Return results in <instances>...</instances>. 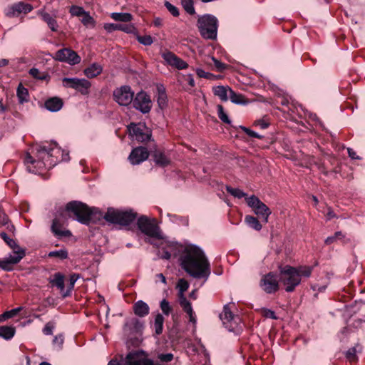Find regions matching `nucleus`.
<instances>
[{"label": "nucleus", "instance_id": "nucleus-1", "mask_svg": "<svg viewBox=\"0 0 365 365\" xmlns=\"http://www.w3.org/2000/svg\"><path fill=\"white\" fill-rule=\"evenodd\" d=\"M36 150V159L27 155L25 159L26 169L29 173L41 174L46 169H51L61 161L69 160L68 153L61 150L55 142H46L37 145Z\"/></svg>", "mask_w": 365, "mask_h": 365}, {"label": "nucleus", "instance_id": "nucleus-2", "mask_svg": "<svg viewBox=\"0 0 365 365\" xmlns=\"http://www.w3.org/2000/svg\"><path fill=\"white\" fill-rule=\"evenodd\" d=\"M181 267L191 277L196 279H205L206 281L210 274V262L204 252L193 245H186L180 255Z\"/></svg>", "mask_w": 365, "mask_h": 365}, {"label": "nucleus", "instance_id": "nucleus-3", "mask_svg": "<svg viewBox=\"0 0 365 365\" xmlns=\"http://www.w3.org/2000/svg\"><path fill=\"white\" fill-rule=\"evenodd\" d=\"M97 210L96 208H90L86 204L81 202L73 201L68 202L65 210L56 216L51 225L52 232L59 237H69L71 232L67 230H63V225L71 214L76 217L79 222L88 225L91 220V215Z\"/></svg>", "mask_w": 365, "mask_h": 365}, {"label": "nucleus", "instance_id": "nucleus-4", "mask_svg": "<svg viewBox=\"0 0 365 365\" xmlns=\"http://www.w3.org/2000/svg\"><path fill=\"white\" fill-rule=\"evenodd\" d=\"M313 266L300 265L292 267L286 265L280 269L279 281L286 292H292L300 284L302 278H309L313 271Z\"/></svg>", "mask_w": 365, "mask_h": 365}, {"label": "nucleus", "instance_id": "nucleus-5", "mask_svg": "<svg viewBox=\"0 0 365 365\" xmlns=\"http://www.w3.org/2000/svg\"><path fill=\"white\" fill-rule=\"evenodd\" d=\"M197 27L200 35L205 39L215 40L217 38L218 20L211 14H205L199 17Z\"/></svg>", "mask_w": 365, "mask_h": 365}, {"label": "nucleus", "instance_id": "nucleus-6", "mask_svg": "<svg viewBox=\"0 0 365 365\" xmlns=\"http://www.w3.org/2000/svg\"><path fill=\"white\" fill-rule=\"evenodd\" d=\"M136 216V213L132 210H119L108 208L103 217L110 223L127 226L135 220Z\"/></svg>", "mask_w": 365, "mask_h": 365}, {"label": "nucleus", "instance_id": "nucleus-7", "mask_svg": "<svg viewBox=\"0 0 365 365\" xmlns=\"http://www.w3.org/2000/svg\"><path fill=\"white\" fill-rule=\"evenodd\" d=\"M220 318L228 331L239 334L242 330L241 319L239 315L232 313L230 304L224 306Z\"/></svg>", "mask_w": 365, "mask_h": 365}, {"label": "nucleus", "instance_id": "nucleus-8", "mask_svg": "<svg viewBox=\"0 0 365 365\" xmlns=\"http://www.w3.org/2000/svg\"><path fill=\"white\" fill-rule=\"evenodd\" d=\"M138 229L145 235L161 238V234L158 226L155 224L154 219H149L145 215H142L138 219L137 222Z\"/></svg>", "mask_w": 365, "mask_h": 365}, {"label": "nucleus", "instance_id": "nucleus-9", "mask_svg": "<svg viewBox=\"0 0 365 365\" xmlns=\"http://www.w3.org/2000/svg\"><path fill=\"white\" fill-rule=\"evenodd\" d=\"M247 205L259 217H261L265 223L268 222L269 216L272 212L270 209L255 195L246 197Z\"/></svg>", "mask_w": 365, "mask_h": 365}, {"label": "nucleus", "instance_id": "nucleus-10", "mask_svg": "<svg viewBox=\"0 0 365 365\" xmlns=\"http://www.w3.org/2000/svg\"><path fill=\"white\" fill-rule=\"evenodd\" d=\"M113 98L120 106H128L133 101L134 92L129 86H121L113 91Z\"/></svg>", "mask_w": 365, "mask_h": 365}, {"label": "nucleus", "instance_id": "nucleus-11", "mask_svg": "<svg viewBox=\"0 0 365 365\" xmlns=\"http://www.w3.org/2000/svg\"><path fill=\"white\" fill-rule=\"evenodd\" d=\"M62 81L64 87L75 89L83 95L88 94L91 86V83L85 78H63Z\"/></svg>", "mask_w": 365, "mask_h": 365}, {"label": "nucleus", "instance_id": "nucleus-12", "mask_svg": "<svg viewBox=\"0 0 365 365\" xmlns=\"http://www.w3.org/2000/svg\"><path fill=\"white\" fill-rule=\"evenodd\" d=\"M53 58L66 63L71 66L78 64L81 62V57L73 50L68 48H64L57 51L55 53Z\"/></svg>", "mask_w": 365, "mask_h": 365}, {"label": "nucleus", "instance_id": "nucleus-13", "mask_svg": "<svg viewBox=\"0 0 365 365\" xmlns=\"http://www.w3.org/2000/svg\"><path fill=\"white\" fill-rule=\"evenodd\" d=\"M133 107L143 113H148L152 108L150 97L145 91L138 92L133 101Z\"/></svg>", "mask_w": 365, "mask_h": 365}, {"label": "nucleus", "instance_id": "nucleus-14", "mask_svg": "<svg viewBox=\"0 0 365 365\" xmlns=\"http://www.w3.org/2000/svg\"><path fill=\"white\" fill-rule=\"evenodd\" d=\"M128 128L130 135L139 142L147 141L151 137L150 131L144 125L130 123Z\"/></svg>", "mask_w": 365, "mask_h": 365}, {"label": "nucleus", "instance_id": "nucleus-15", "mask_svg": "<svg viewBox=\"0 0 365 365\" xmlns=\"http://www.w3.org/2000/svg\"><path fill=\"white\" fill-rule=\"evenodd\" d=\"M32 9L33 6L31 4L19 1L8 6L6 9V15L9 17H16L21 14L29 13Z\"/></svg>", "mask_w": 365, "mask_h": 365}, {"label": "nucleus", "instance_id": "nucleus-16", "mask_svg": "<svg viewBox=\"0 0 365 365\" xmlns=\"http://www.w3.org/2000/svg\"><path fill=\"white\" fill-rule=\"evenodd\" d=\"M260 285L263 290L269 294L275 292L279 288L278 279L272 273L264 276Z\"/></svg>", "mask_w": 365, "mask_h": 365}, {"label": "nucleus", "instance_id": "nucleus-17", "mask_svg": "<svg viewBox=\"0 0 365 365\" xmlns=\"http://www.w3.org/2000/svg\"><path fill=\"white\" fill-rule=\"evenodd\" d=\"M149 153L145 147H137L134 148L128 156V160L132 165H138L146 160Z\"/></svg>", "mask_w": 365, "mask_h": 365}, {"label": "nucleus", "instance_id": "nucleus-18", "mask_svg": "<svg viewBox=\"0 0 365 365\" xmlns=\"http://www.w3.org/2000/svg\"><path fill=\"white\" fill-rule=\"evenodd\" d=\"M163 58L169 65L178 69H184L188 66L185 61L178 58L172 52L168 51L163 53Z\"/></svg>", "mask_w": 365, "mask_h": 365}, {"label": "nucleus", "instance_id": "nucleus-19", "mask_svg": "<svg viewBox=\"0 0 365 365\" xmlns=\"http://www.w3.org/2000/svg\"><path fill=\"white\" fill-rule=\"evenodd\" d=\"M12 252L6 257L12 267L13 264L19 263L25 256V250L20 246L12 248Z\"/></svg>", "mask_w": 365, "mask_h": 365}, {"label": "nucleus", "instance_id": "nucleus-20", "mask_svg": "<svg viewBox=\"0 0 365 365\" xmlns=\"http://www.w3.org/2000/svg\"><path fill=\"white\" fill-rule=\"evenodd\" d=\"M176 288L178 289V301L179 304H183L188 302L189 301L186 299L184 293L189 288V283L185 279H180L177 283Z\"/></svg>", "mask_w": 365, "mask_h": 365}, {"label": "nucleus", "instance_id": "nucleus-21", "mask_svg": "<svg viewBox=\"0 0 365 365\" xmlns=\"http://www.w3.org/2000/svg\"><path fill=\"white\" fill-rule=\"evenodd\" d=\"M133 312L135 315L144 317L149 314V306L143 301L139 300L133 304Z\"/></svg>", "mask_w": 365, "mask_h": 365}, {"label": "nucleus", "instance_id": "nucleus-22", "mask_svg": "<svg viewBox=\"0 0 365 365\" xmlns=\"http://www.w3.org/2000/svg\"><path fill=\"white\" fill-rule=\"evenodd\" d=\"M163 250L170 251L175 257L178 254L181 255L183 249L185 247L175 242H163Z\"/></svg>", "mask_w": 365, "mask_h": 365}, {"label": "nucleus", "instance_id": "nucleus-23", "mask_svg": "<svg viewBox=\"0 0 365 365\" xmlns=\"http://www.w3.org/2000/svg\"><path fill=\"white\" fill-rule=\"evenodd\" d=\"M103 71V67L98 63H93L86 68L83 73L88 78H93L100 75Z\"/></svg>", "mask_w": 365, "mask_h": 365}, {"label": "nucleus", "instance_id": "nucleus-24", "mask_svg": "<svg viewBox=\"0 0 365 365\" xmlns=\"http://www.w3.org/2000/svg\"><path fill=\"white\" fill-rule=\"evenodd\" d=\"M62 106V100L57 97L51 98L45 102L46 108L51 112L58 111Z\"/></svg>", "mask_w": 365, "mask_h": 365}, {"label": "nucleus", "instance_id": "nucleus-25", "mask_svg": "<svg viewBox=\"0 0 365 365\" xmlns=\"http://www.w3.org/2000/svg\"><path fill=\"white\" fill-rule=\"evenodd\" d=\"M49 282L53 285L56 287L61 292V294L65 293V287H64V276L60 272L55 273L52 278H50Z\"/></svg>", "mask_w": 365, "mask_h": 365}, {"label": "nucleus", "instance_id": "nucleus-26", "mask_svg": "<svg viewBox=\"0 0 365 365\" xmlns=\"http://www.w3.org/2000/svg\"><path fill=\"white\" fill-rule=\"evenodd\" d=\"M232 90L228 86H218L213 88V93L218 96L222 101H227L229 98L230 91Z\"/></svg>", "mask_w": 365, "mask_h": 365}, {"label": "nucleus", "instance_id": "nucleus-27", "mask_svg": "<svg viewBox=\"0 0 365 365\" xmlns=\"http://www.w3.org/2000/svg\"><path fill=\"white\" fill-rule=\"evenodd\" d=\"M153 158L155 163L161 166L165 167L170 164V159L160 150H156L153 153Z\"/></svg>", "mask_w": 365, "mask_h": 365}, {"label": "nucleus", "instance_id": "nucleus-28", "mask_svg": "<svg viewBox=\"0 0 365 365\" xmlns=\"http://www.w3.org/2000/svg\"><path fill=\"white\" fill-rule=\"evenodd\" d=\"M183 311L187 313L189 317V320L195 327L197 323V318L192 309V305L190 302L180 304Z\"/></svg>", "mask_w": 365, "mask_h": 365}, {"label": "nucleus", "instance_id": "nucleus-29", "mask_svg": "<svg viewBox=\"0 0 365 365\" xmlns=\"http://www.w3.org/2000/svg\"><path fill=\"white\" fill-rule=\"evenodd\" d=\"M183 311L187 313L189 317V320L195 327L197 323V318L192 309V305L190 302L180 304Z\"/></svg>", "mask_w": 365, "mask_h": 365}, {"label": "nucleus", "instance_id": "nucleus-30", "mask_svg": "<svg viewBox=\"0 0 365 365\" xmlns=\"http://www.w3.org/2000/svg\"><path fill=\"white\" fill-rule=\"evenodd\" d=\"M229 98L233 103L235 104L245 105L248 103V101L242 94L237 93L232 90L230 91Z\"/></svg>", "mask_w": 365, "mask_h": 365}, {"label": "nucleus", "instance_id": "nucleus-31", "mask_svg": "<svg viewBox=\"0 0 365 365\" xmlns=\"http://www.w3.org/2000/svg\"><path fill=\"white\" fill-rule=\"evenodd\" d=\"M15 334V328L9 326L0 327V336L6 340L11 339Z\"/></svg>", "mask_w": 365, "mask_h": 365}, {"label": "nucleus", "instance_id": "nucleus-32", "mask_svg": "<svg viewBox=\"0 0 365 365\" xmlns=\"http://www.w3.org/2000/svg\"><path fill=\"white\" fill-rule=\"evenodd\" d=\"M38 14L41 16L42 19L47 23L48 26L52 31H55L57 30L58 25L56 21L51 17L50 14L43 11H39Z\"/></svg>", "mask_w": 365, "mask_h": 365}, {"label": "nucleus", "instance_id": "nucleus-33", "mask_svg": "<svg viewBox=\"0 0 365 365\" xmlns=\"http://www.w3.org/2000/svg\"><path fill=\"white\" fill-rule=\"evenodd\" d=\"M245 222L255 230L259 231L262 226L258 219L251 215H247L245 218Z\"/></svg>", "mask_w": 365, "mask_h": 365}, {"label": "nucleus", "instance_id": "nucleus-34", "mask_svg": "<svg viewBox=\"0 0 365 365\" xmlns=\"http://www.w3.org/2000/svg\"><path fill=\"white\" fill-rule=\"evenodd\" d=\"M110 16L117 21L130 22L133 19V16L129 13H112Z\"/></svg>", "mask_w": 365, "mask_h": 365}, {"label": "nucleus", "instance_id": "nucleus-35", "mask_svg": "<svg viewBox=\"0 0 365 365\" xmlns=\"http://www.w3.org/2000/svg\"><path fill=\"white\" fill-rule=\"evenodd\" d=\"M164 323V317L161 314H158L155 316L154 322L155 332L157 335L160 334L163 332Z\"/></svg>", "mask_w": 365, "mask_h": 365}, {"label": "nucleus", "instance_id": "nucleus-36", "mask_svg": "<svg viewBox=\"0 0 365 365\" xmlns=\"http://www.w3.org/2000/svg\"><path fill=\"white\" fill-rule=\"evenodd\" d=\"M361 351V346L359 344H356L354 347L350 348L346 354L347 359L350 361L356 360V354Z\"/></svg>", "mask_w": 365, "mask_h": 365}, {"label": "nucleus", "instance_id": "nucleus-37", "mask_svg": "<svg viewBox=\"0 0 365 365\" xmlns=\"http://www.w3.org/2000/svg\"><path fill=\"white\" fill-rule=\"evenodd\" d=\"M17 96L20 103H24L28 101L29 93L28 90L20 84L17 88Z\"/></svg>", "mask_w": 365, "mask_h": 365}, {"label": "nucleus", "instance_id": "nucleus-38", "mask_svg": "<svg viewBox=\"0 0 365 365\" xmlns=\"http://www.w3.org/2000/svg\"><path fill=\"white\" fill-rule=\"evenodd\" d=\"M78 278H79V275L78 274H73L70 276L69 287L66 291L65 293H63V297H66L71 294V292L74 287L75 283L76 282V281L78 280Z\"/></svg>", "mask_w": 365, "mask_h": 365}, {"label": "nucleus", "instance_id": "nucleus-39", "mask_svg": "<svg viewBox=\"0 0 365 365\" xmlns=\"http://www.w3.org/2000/svg\"><path fill=\"white\" fill-rule=\"evenodd\" d=\"M226 190L232 196L237 198H242L247 196V194L238 188H233L230 186H226Z\"/></svg>", "mask_w": 365, "mask_h": 365}, {"label": "nucleus", "instance_id": "nucleus-40", "mask_svg": "<svg viewBox=\"0 0 365 365\" xmlns=\"http://www.w3.org/2000/svg\"><path fill=\"white\" fill-rule=\"evenodd\" d=\"M81 21L82 24L86 27L93 28L95 26V20L87 11L84 15H83Z\"/></svg>", "mask_w": 365, "mask_h": 365}, {"label": "nucleus", "instance_id": "nucleus-41", "mask_svg": "<svg viewBox=\"0 0 365 365\" xmlns=\"http://www.w3.org/2000/svg\"><path fill=\"white\" fill-rule=\"evenodd\" d=\"M48 257H57L61 259H64L68 257V252L65 250H60L56 251H52L48 253Z\"/></svg>", "mask_w": 365, "mask_h": 365}, {"label": "nucleus", "instance_id": "nucleus-42", "mask_svg": "<svg viewBox=\"0 0 365 365\" xmlns=\"http://www.w3.org/2000/svg\"><path fill=\"white\" fill-rule=\"evenodd\" d=\"M217 115L219 118L224 123L230 124V120L226 113L224 111L222 106H217Z\"/></svg>", "mask_w": 365, "mask_h": 365}, {"label": "nucleus", "instance_id": "nucleus-43", "mask_svg": "<svg viewBox=\"0 0 365 365\" xmlns=\"http://www.w3.org/2000/svg\"><path fill=\"white\" fill-rule=\"evenodd\" d=\"M182 5L184 9L190 14H195L193 0H182Z\"/></svg>", "mask_w": 365, "mask_h": 365}, {"label": "nucleus", "instance_id": "nucleus-44", "mask_svg": "<svg viewBox=\"0 0 365 365\" xmlns=\"http://www.w3.org/2000/svg\"><path fill=\"white\" fill-rule=\"evenodd\" d=\"M0 237L4 240V241L10 247L11 249L18 247L19 245L16 242V241L11 238H10L6 233L0 232Z\"/></svg>", "mask_w": 365, "mask_h": 365}, {"label": "nucleus", "instance_id": "nucleus-45", "mask_svg": "<svg viewBox=\"0 0 365 365\" xmlns=\"http://www.w3.org/2000/svg\"><path fill=\"white\" fill-rule=\"evenodd\" d=\"M21 309V307H18L4 312L0 316V321L5 320L14 317Z\"/></svg>", "mask_w": 365, "mask_h": 365}, {"label": "nucleus", "instance_id": "nucleus-46", "mask_svg": "<svg viewBox=\"0 0 365 365\" xmlns=\"http://www.w3.org/2000/svg\"><path fill=\"white\" fill-rule=\"evenodd\" d=\"M160 307L163 313L167 316H168L172 311V307L169 302L165 299L160 302Z\"/></svg>", "mask_w": 365, "mask_h": 365}, {"label": "nucleus", "instance_id": "nucleus-47", "mask_svg": "<svg viewBox=\"0 0 365 365\" xmlns=\"http://www.w3.org/2000/svg\"><path fill=\"white\" fill-rule=\"evenodd\" d=\"M70 13L72 16H83L86 11L83 9V7L78 6H72L70 8Z\"/></svg>", "mask_w": 365, "mask_h": 365}, {"label": "nucleus", "instance_id": "nucleus-48", "mask_svg": "<svg viewBox=\"0 0 365 365\" xmlns=\"http://www.w3.org/2000/svg\"><path fill=\"white\" fill-rule=\"evenodd\" d=\"M137 39L140 43H142L145 46H150L153 42V38L150 36H148V35L143 36H139L137 37Z\"/></svg>", "mask_w": 365, "mask_h": 365}, {"label": "nucleus", "instance_id": "nucleus-49", "mask_svg": "<svg viewBox=\"0 0 365 365\" xmlns=\"http://www.w3.org/2000/svg\"><path fill=\"white\" fill-rule=\"evenodd\" d=\"M29 74L36 79L43 80L46 76L41 73L38 68H32L29 70Z\"/></svg>", "mask_w": 365, "mask_h": 365}, {"label": "nucleus", "instance_id": "nucleus-50", "mask_svg": "<svg viewBox=\"0 0 365 365\" xmlns=\"http://www.w3.org/2000/svg\"><path fill=\"white\" fill-rule=\"evenodd\" d=\"M343 235L341 232H336L333 236L328 237L325 240V243L327 245H331L336 240H339L342 237Z\"/></svg>", "mask_w": 365, "mask_h": 365}, {"label": "nucleus", "instance_id": "nucleus-51", "mask_svg": "<svg viewBox=\"0 0 365 365\" xmlns=\"http://www.w3.org/2000/svg\"><path fill=\"white\" fill-rule=\"evenodd\" d=\"M165 7L167 8V9L174 16H179V11H178V9L174 5H173L172 4H170V2L168 1H166L165 3Z\"/></svg>", "mask_w": 365, "mask_h": 365}, {"label": "nucleus", "instance_id": "nucleus-52", "mask_svg": "<svg viewBox=\"0 0 365 365\" xmlns=\"http://www.w3.org/2000/svg\"><path fill=\"white\" fill-rule=\"evenodd\" d=\"M158 103L161 108H163L167 104V96L165 93H161L158 96Z\"/></svg>", "mask_w": 365, "mask_h": 365}, {"label": "nucleus", "instance_id": "nucleus-53", "mask_svg": "<svg viewBox=\"0 0 365 365\" xmlns=\"http://www.w3.org/2000/svg\"><path fill=\"white\" fill-rule=\"evenodd\" d=\"M158 358L162 362H169L173 359V354L170 353L160 354L158 355Z\"/></svg>", "mask_w": 365, "mask_h": 365}, {"label": "nucleus", "instance_id": "nucleus-54", "mask_svg": "<svg viewBox=\"0 0 365 365\" xmlns=\"http://www.w3.org/2000/svg\"><path fill=\"white\" fill-rule=\"evenodd\" d=\"M240 128L246 133L250 137H252V138H261L262 136L259 135V134H257L256 132L250 130V128H247L245 126H240Z\"/></svg>", "mask_w": 365, "mask_h": 365}, {"label": "nucleus", "instance_id": "nucleus-55", "mask_svg": "<svg viewBox=\"0 0 365 365\" xmlns=\"http://www.w3.org/2000/svg\"><path fill=\"white\" fill-rule=\"evenodd\" d=\"M261 312H262V316L266 317V318H270V319H277L275 313L273 311L270 310V309H262Z\"/></svg>", "mask_w": 365, "mask_h": 365}, {"label": "nucleus", "instance_id": "nucleus-56", "mask_svg": "<svg viewBox=\"0 0 365 365\" xmlns=\"http://www.w3.org/2000/svg\"><path fill=\"white\" fill-rule=\"evenodd\" d=\"M118 26L120 28L118 29V30L123 31H125L126 33H128V34L133 32L134 30H135V27L132 24L123 25V24H118Z\"/></svg>", "mask_w": 365, "mask_h": 365}, {"label": "nucleus", "instance_id": "nucleus-57", "mask_svg": "<svg viewBox=\"0 0 365 365\" xmlns=\"http://www.w3.org/2000/svg\"><path fill=\"white\" fill-rule=\"evenodd\" d=\"M212 60L214 63L215 66L216 67V68L218 71H222L227 68V66L225 63L220 62L215 58L212 57Z\"/></svg>", "mask_w": 365, "mask_h": 365}, {"label": "nucleus", "instance_id": "nucleus-58", "mask_svg": "<svg viewBox=\"0 0 365 365\" xmlns=\"http://www.w3.org/2000/svg\"><path fill=\"white\" fill-rule=\"evenodd\" d=\"M0 267L6 271H11L12 269V267L11 266L7 258L0 260Z\"/></svg>", "mask_w": 365, "mask_h": 365}, {"label": "nucleus", "instance_id": "nucleus-59", "mask_svg": "<svg viewBox=\"0 0 365 365\" xmlns=\"http://www.w3.org/2000/svg\"><path fill=\"white\" fill-rule=\"evenodd\" d=\"M119 28L118 24H106L104 25V29L109 32L118 30Z\"/></svg>", "mask_w": 365, "mask_h": 365}, {"label": "nucleus", "instance_id": "nucleus-60", "mask_svg": "<svg viewBox=\"0 0 365 365\" xmlns=\"http://www.w3.org/2000/svg\"><path fill=\"white\" fill-rule=\"evenodd\" d=\"M53 326L51 324L48 323L46 324L45 327L43 328V331L46 335H51L53 333Z\"/></svg>", "mask_w": 365, "mask_h": 365}, {"label": "nucleus", "instance_id": "nucleus-61", "mask_svg": "<svg viewBox=\"0 0 365 365\" xmlns=\"http://www.w3.org/2000/svg\"><path fill=\"white\" fill-rule=\"evenodd\" d=\"M196 73H197V75L200 78H208L209 76H210V73L205 72V71H203L202 69H200V68H197L196 70Z\"/></svg>", "mask_w": 365, "mask_h": 365}, {"label": "nucleus", "instance_id": "nucleus-62", "mask_svg": "<svg viewBox=\"0 0 365 365\" xmlns=\"http://www.w3.org/2000/svg\"><path fill=\"white\" fill-rule=\"evenodd\" d=\"M53 344H58L61 346L63 343V336L62 335L56 336L53 340Z\"/></svg>", "mask_w": 365, "mask_h": 365}, {"label": "nucleus", "instance_id": "nucleus-63", "mask_svg": "<svg viewBox=\"0 0 365 365\" xmlns=\"http://www.w3.org/2000/svg\"><path fill=\"white\" fill-rule=\"evenodd\" d=\"M254 124L256 126H259L262 129H265L268 127V123L263 120H256Z\"/></svg>", "mask_w": 365, "mask_h": 365}, {"label": "nucleus", "instance_id": "nucleus-64", "mask_svg": "<svg viewBox=\"0 0 365 365\" xmlns=\"http://www.w3.org/2000/svg\"><path fill=\"white\" fill-rule=\"evenodd\" d=\"M159 281L163 284H166L165 277L161 273L155 275V282H158Z\"/></svg>", "mask_w": 365, "mask_h": 365}]
</instances>
